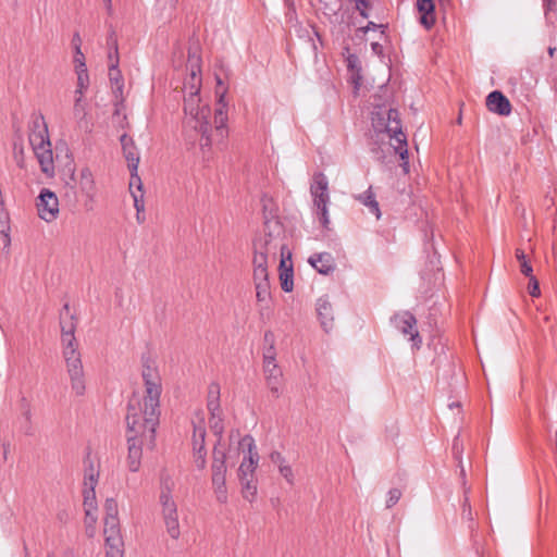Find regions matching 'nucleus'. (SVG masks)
Returning <instances> with one entry per match:
<instances>
[{"label":"nucleus","instance_id":"19","mask_svg":"<svg viewBox=\"0 0 557 557\" xmlns=\"http://www.w3.org/2000/svg\"><path fill=\"white\" fill-rule=\"evenodd\" d=\"M486 107L491 112L504 116L509 115L511 112L510 101L498 90H494L487 96Z\"/></svg>","mask_w":557,"mask_h":557},{"label":"nucleus","instance_id":"41","mask_svg":"<svg viewBox=\"0 0 557 557\" xmlns=\"http://www.w3.org/2000/svg\"><path fill=\"white\" fill-rule=\"evenodd\" d=\"M14 159L20 168H24V148L14 144Z\"/></svg>","mask_w":557,"mask_h":557},{"label":"nucleus","instance_id":"48","mask_svg":"<svg viewBox=\"0 0 557 557\" xmlns=\"http://www.w3.org/2000/svg\"><path fill=\"white\" fill-rule=\"evenodd\" d=\"M95 523L96 522H91V519H87V516L85 517L86 534L88 537L95 535Z\"/></svg>","mask_w":557,"mask_h":557},{"label":"nucleus","instance_id":"20","mask_svg":"<svg viewBox=\"0 0 557 557\" xmlns=\"http://www.w3.org/2000/svg\"><path fill=\"white\" fill-rule=\"evenodd\" d=\"M280 282L281 287L284 292L289 293L293 290V264L292 253L286 251V255L282 251V258L280 262Z\"/></svg>","mask_w":557,"mask_h":557},{"label":"nucleus","instance_id":"10","mask_svg":"<svg viewBox=\"0 0 557 557\" xmlns=\"http://www.w3.org/2000/svg\"><path fill=\"white\" fill-rule=\"evenodd\" d=\"M160 504L166 531L172 539L177 540L181 535L177 507L169 490L161 491Z\"/></svg>","mask_w":557,"mask_h":557},{"label":"nucleus","instance_id":"9","mask_svg":"<svg viewBox=\"0 0 557 557\" xmlns=\"http://www.w3.org/2000/svg\"><path fill=\"white\" fill-rule=\"evenodd\" d=\"M85 482H84V509L87 519H91V522L97 521V500L95 487L97 484L98 472L95 470L94 463L90 459L85 461Z\"/></svg>","mask_w":557,"mask_h":557},{"label":"nucleus","instance_id":"34","mask_svg":"<svg viewBox=\"0 0 557 557\" xmlns=\"http://www.w3.org/2000/svg\"><path fill=\"white\" fill-rule=\"evenodd\" d=\"M265 381H267V385L270 388V392L272 393V395L274 397H278L280 392H281V385H282V376L273 375L271 377H265Z\"/></svg>","mask_w":557,"mask_h":557},{"label":"nucleus","instance_id":"36","mask_svg":"<svg viewBox=\"0 0 557 557\" xmlns=\"http://www.w3.org/2000/svg\"><path fill=\"white\" fill-rule=\"evenodd\" d=\"M139 194L132 193L134 198V207L137 211L136 218L139 220V213H141L145 210L144 199H143V190L138 189Z\"/></svg>","mask_w":557,"mask_h":557},{"label":"nucleus","instance_id":"33","mask_svg":"<svg viewBox=\"0 0 557 557\" xmlns=\"http://www.w3.org/2000/svg\"><path fill=\"white\" fill-rule=\"evenodd\" d=\"M227 116L223 111V108H219L215 110L214 114V123H215V131L220 135L221 138H223L225 133V123H226Z\"/></svg>","mask_w":557,"mask_h":557},{"label":"nucleus","instance_id":"8","mask_svg":"<svg viewBox=\"0 0 557 557\" xmlns=\"http://www.w3.org/2000/svg\"><path fill=\"white\" fill-rule=\"evenodd\" d=\"M187 69L189 70V74L184 81L183 92L184 95L199 96L202 78L201 57L197 45L188 49Z\"/></svg>","mask_w":557,"mask_h":557},{"label":"nucleus","instance_id":"47","mask_svg":"<svg viewBox=\"0 0 557 557\" xmlns=\"http://www.w3.org/2000/svg\"><path fill=\"white\" fill-rule=\"evenodd\" d=\"M356 1V9L359 11L360 15L364 18L368 17V12H366L364 10H361V5L363 7H369L370 3L368 0H355Z\"/></svg>","mask_w":557,"mask_h":557},{"label":"nucleus","instance_id":"13","mask_svg":"<svg viewBox=\"0 0 557 557\" xmlns=\"http://www.w3.org/2000/svg\"><path fill=\"white\" fill-rule=\"evenodd\" d=\"M120 141L122 145L123 154L128 163V169L131 171L129 188H133V181L136 178L139 183L138 189L140 190V188H143V183L137 173L140 158L135 146V143L133 138L129 137L127 134H123L120 138Z\"/></svg>","mask_w":557,"mask_h":557},{"label":"nucleus","instance_id":"23","mask_svg":"<svg viewBox=\"0 0 557 557\" xmlns=\"http://www.w3.org/2000/svg\"><path fill=\"white\" fill-rule=\"evenodd\" d=\"M417 9L420 12V23L426 28L430 29L435 23V14H434V2L433 0H418Z\"/></svg>","mask_w":557,"mask_h":557},{"label":"nucleus","instance_id":"43","mask_svg":"<svg viewBox=\"0 0 557 557\" xmlns=\"http://www.w3.org/2000/svg\"><path fill=\"white\" fill-rule=\"evenodd\" d=\"M107 45L109 50H114L115 52L119 50L116 34L113 29L108 35Z\"/></svg>","mask_w":557,"mask_h":557},{"label":"nucleus","instance_id":"62","mask_svg":"<svg viewBox=\"0 0 557 557\" xmlns=\"http://www.w3.org/2000/svg\"><path fill=\"white\" fill-rule=\"evenodd\" d=\"M356 61V57L354 55H350L349 59H348V62H349V66H354V62Z\"/></svg>","mask_w":557,"mask_h":557},{"label":"nucleus","instance_id":"60","mask_svg":"<svg viewBox=\"0 0 557 557\" xmlns=\"http://www.w3.org/2000/svg\"><path fill=\"white\" fill-rule=\"evenodd\" d=\"M73 182H75V176L74 171L72 170L69 181L66 182V185H71Z\"/></svg>","mask_w":557,"mask_h":557},{"label":"nucleus","instance_id":"63","mask_svg":"<svg viewBox=\"0 0 557 557\" xmlns=\"http://www.w3.org/2000/svg\"><path fill=\"white\" fill-rule=\"evenodd\" d=\"M555 51H556V48H555V47H549V48H548V54H549L550 57H553V55H554Z\"/></svg>","mask_w":557,"mask_h":557},{"label":"nucleus","instance_id":"27","mask_svg":"<svg viewBox=\"0 0 557 557\" xmlns=\"http://www.w3.org/2000/svg\"><path fill=\"white\" fill-rule=\"evenodd\" d=\"M253 283H267L269 282L268 265L269 262L264 261L263 257H253Z\"/></svg>","mask_w":557,"mask_h":557},{"label":"nucleus","instance_id":"56","mask_svg":"<svg viewBox=\"0 0 557 557\" xmlns=\"http://www.w3.org/2000/svg\"><path fill=\"white\" fill-rule=\"evenodd\" d=\"M72 44H73L74 48H75V47H79V48H81L82 39H81V36H79V34H78V33H75V34L73 35Z\"/></svg>","mask_w":557,"mask_h":557},{"label":"nucleus","instance_id":"24","mask_svg":"<svg viewBox=\"0 0 557 557\" xmlns=\"http://www.w3.org/2000/svg\"><path fill=\"white\" fill-rule=\"evenodd\" d=\"M317 312L322 327L329 332L333 326V309L326 298H319L317 302Z\"/></svg>","mask_w":557,"mask_h":557},{"label":"nucleus","instance_id":"38","mask_svg":"<svg viewBox=\"0 0 557 557\" xmlns=\"http://www.w3.org/2000/svg\"><path fill=\"white\" fill-rule=\"evenodd\" d=\"M400 497H401L400 490H398V488L389 490V492L387 494V499H386V507L391 508L394 505H396L397 502L400 499Z\"/></svg>","mask_w":557,"mask_h":557},{"label":"nucleus","instance_id":"6","mask_svg":"<svg viewBox=\"0 0 557 557\" xmlns=\"http://www.w3.org/2000/svg\"><path fill=\"white\" fill-rule=\"evenodd\" d=\"M282 227L277 221H267L263 234L253 240V257H263L264 261L276 258L277 250L285 253V245L281 243Z\"/></svg>","mask_w":557,"mask_h":557},{"label":"nucleus","instance_id":"5","mask_svg":"<svg viewBox=\"0 0 557 557\" xmlns=\"http://www.w3.org/2000/svg\"><path fill=\"white\" fill-rule=\"evenodd\" d=\"M377 107V110L372 112V126L376 133H386L391 139L395 140L393 147L395 152L399 153L400 159L404 161L401 164L404 172H409L407 138L403 133L401 121L398 110L386 109Z\"/></svg>","mask_w":557,"mask_h":557},{"label":"nucleus","instance_id":"44","mask_svg":"<svg viewBox=\"0 0 557 557\" xmlns=\"http://www.w3.org/2000/svg\"><path fill=\"white\" fill-rule=\"evenodd\" d=\"M270 460H271L272 463L276 465L277 468L286 465L285 458L278 451H272L271 455H270Z\"/></svg>","mask_w":557,"mask_h":557},{"label":"nucleus","instance_id":"49","mask_svg":"<svg viewBox=\"0 0 557 557\" xmlns=\"http://www.w3.org/2000/svg\"><path fill=\"white\" fill-rule=\"evenodd\" d=\"M543 2L546 15L548 12L557 10V0H543Z\"/></svg>","mask_w":557,"mask_h":557},{"label":"nucleus","instance_id":"40","mask_svg":"<svg viewBox=\"0 0 557 557\" xmlns=\"http://www.w3.org/2000/svg\"><path fill=\"white\" fill-rule=\"evenodd\" d=\"M280 474L287 481L288 484H294V472L289 465H284L278 468Z\"/></svg>","mask_w":557,"mask_h":557},{"label":"nucleus","instance_id":"25","mask_svg":"<svg viewBox=\"0 0 557 557\" xmlns=\"http://www.w3.org/2000/svg\"><path fill=\"white\" fill-rule=\"evenodd\" d=\"M356 199L366 206L369 211L376 216V219L381 218V210L372 190V186H370L364 193L356 196Z\"/></svg>","mask_w":557,"mask_h":557},{"label":"nucleus","instance_id":"64","mask_svg":"<svg viewBox=\"0 0 557 557\" xmlns=\"http://www.w3.org/2000/svg\"><path fill=\"white\" fill-rule=\"evenodd\" d=\"M65 557H75L72 550L66 552Z\"/></svg>","mask_w":557,"mask_h":557},{"label":"nucleus","instance_id":"1","mask_svg":"<svg viewBox=\"0 0 557 557\" xmlns=\"http://www.w3.org/2000/svg\"><path fill=\"white\" fill-rule=\"evenodd\" d=\"M141 377L145 386V396H133L127 406V443L128 469L133 472L139 470L141 446L153 447L156 429L159 424L160 396L162 392L161 376L157 367L150 360L143 364Z\"/></svg>","mask_w":557,"mask_h":557},{"label":"nucleus","instance_id":"3","mask_svg":"<svg viewBox=\"0 0 557 557\" xmlns=\"http://www.w3.org/2000/svg\"><path fill=\"white\" fill-rule=\"evenodd\" d=\"M75 330L76 324L73 315L70 317L69 321H61L62 355L65 361L71 388L76 396H83L86 391V382L81 352L77 349L78 345L74 335Z\"/></svg>","mask_w":557,"mask_h":557},{"label":"nucleus","instance_id":"28","mask_svg":"<svg viewBox=\"0 0 557 557\" xmlns=\"http://www.w3.org/2000/svg\"><path fill=\"white\" fill-rule=\"evenodd\" d=\"M207 408H208L209 412L213 413V414L216 413V410L221 409V406H220V385L216 382H212L208 386Z\"/></svg>","mask_w":557,"mask_h":557},{"label":"nucleus","instance_id":"21","mask_svg":"<svg viewBox=\"0 0 557 557\" xmlns=\"http://www.w3.org/2000/svg\"><path fill=\"white\" fill-rule=\"evenodd\" d=\"M49 138L48 126L41 114L33 115L29 132V143H44V139Z\"/></svg>","mask_w":557,"mask_h":557},{"label":"nucleus","instance_id":"17","mask_svg":"<svg viewBox=\"0 0 557 557\" xmlns=\"http://www.w3.org/2000/svg\"><path fill=\"white\" fill-rule=\"evenodd\" d=\"M73 116L79 129L85 133H91L94 124L87 112V104L83 101V97H76L74 99Z\"/></svg>","mask_w":557,"mask_h":557},{"label":"nucleus","instance_id":"45","mask_svg":"<svg viewBox=\"0 0 557 557\" xmlns=\"http://www.w3.org/2000/svg\"><path fill=\"white\" fill-rule=\"evenodd\" d=\"M119 62H120V59H119V50H116V52L114 50H109L108 52V66L109 69L110 67H114V66H119Z\"/></svg>","mask_w":557,"mask_h":557},{"label":"nucleus","instance_id":"16","mask_svg":"<svg viewBox=\"0 0 557 557\" xmlns=\"http://www.w3.org/2000/svg\"><path fill=\"white\" fill-rule=\"evenodd\" d=\"M206 430L203 425H195L193 434V457L194 463L199 470L207 466Z\"/></svg>","mask_w":557,"mask_h":557},{"label":"nucleus","instance_id":"4","mask_svg":"<svg viewBox=\"0 0 557 557\" xmlns=\"http://www.w3.org/2000/svg\"><path fill=\"white\" fill-rule=\"evenodd\" d=\"M210 429L218 436L216 443L212 450L211 461V484L215 499L220 504H226L228 500V493L226 486V450L221 446L222 434L224 431L222 410H216V413H210Z\"/></svg>","mask_w":557,"mask_h":557},{"label":"nucleus","instance_id":"53","mask_svg":"<svg viewBox=\"0 0 557 557\" xmlns=\"http://www.w3.org/2000/svg\"><path fill=\"white\" fill-rule=\"evenodd\" d=\"M272 364H277L276 356L265 355V357L263 358V367L269 368V366H272Z\"/></svg>","mask_w":557,"mask_h":557},{"label":"nucleus","instance_id":"58","mask_svg":"<svg viewBox=\"0 0 557 557\" xmlns=\"http://www.w3.org/2000/svg\"><path fill=\"white\" fill-rule=\"evenodd\" d=\"M380 27H382V25H377L373 22H369L368 25L364 27V32H368L370 29L380 28Z\"/></svg>","mask_w":557,"mask_h":557},{"label":"nucleus","instance_id":"54","mask_svg":"<svg viewBox=\"0 0 557 557\" xmlns=\"http://www.w3.org/2000/svg\"><path fill=\"white\" fill-rule=\"evenodd\" d=\"M76 74L88 73L86 63L74 64Z\"/></svg>","mask_w":557,"mask_h":557},{"label":"nucleus","instance_id":"55","mask_svg":"<svg viewBox=\"0 0 557 557\" xmlns=\"http://www.w3.org/2000/svg\"><path fill=\"white\" fill-rule=\"evenodd\" d=\"M265 355L276 356L275 346H264L263 348V358Z\"/></svg>","mask_w":557,"mask_h":557},{"label":"nucleus","instance_id":"12","mask_svg":"<svg viewBox=\"0 0 557 557\" xmlns=\"http://www.w3.org/2000/svg\"><path fill=\"white\" fill-rule=\"evenodd\" d=\"M38 215L46 222H52L59 214V199L57 195L48 188H42L36 202Z\"/></svg>","mask_w":557,"mask_h":557},{"label":"nucleus","instance_id":"59","mask_svg":"<svg viewBox=\"0 0 557 557\" xmlns=\"http://www.w3.org/2000/svg\"><path fill=\"white\" fill-rule=\"evenodd\" d=\"M372 49H373V51L379 52V51H381L382 46L380 44H377V42H373L372 44Z\"/></svg>","mask_w":557,"mask_h":557},{"label":"nucleus","instance_id":"29","mask_svg":"<svg viewBox=\"0 0 557 557\" xmlns=\"http://www.w3.org/2000/svg\"><path fill=\"white\" fill-rule=\"evenodd\" d=\"M79 187L86 195H91L95 188L92 174L88 168H84L79 172Z\"/></svg>","mask_w":557,"mask_h":557},{"label":"nucleus","instance_id":"7","mask_svg":"<svg viewBox=\"0 0 557 557\" xmlns=\"http://www.w3.org/2000/svg\"><path fill=\"white\" fill-rule=\"evenodd\" d=\"M310 193L313 198V205L319 216V221L324 228H329L330 218L327 205L330 202L329 195V181L322 173H315L313 175V182L310 186Z\"/></svg>","mask_w":557,"mask_h":557},{"label":"nucleus","instance_id":"46","mask_svg":"<svg viewBox=\"0 0 557 557\" xmlns=\"http://www.w3.org/2000/svg\"><path fill=\"white\" fill-rule=\"evenodd\" d=\"M462 517L468 520L473 519L471 506L469 504V498L467 496L465 497L463 505H462Z\"/></svg>","mask_w":557,"mask_h":557},{"label":"nucleus","instance_id":"18","mask_svg":"<svg viewBox=\"0 0 557 557\" xmlns=\"http://www.w3.org/2000/svg\"><path fill=\"white\" fill-rule=\"evenodd\" d=\"M104 537L108 548H122V539L120 536L119 519L117 517L104 518Z\"/></svg>","mask_w":557,"mask_h":557},{"label":"nucleus","instance_id":"14","mask_svg":"<svg viewBox=\"0 0 557 557\" xmlns=\"http://www.w3.org/2000/svg\"><path fill=\"white\" fill-rule=\"evenodd\" d=\"M392 322L404 335L409 336V339L413 343L414 347H420L422 339L417 329V319L412 313L409 311L396 313L392 318Z\"/></svg>","mask_w":557,"mask_h":557},{"label":"nucleus","instance_id":"61","mask_svg":"<svg viewBox=\"0 0 557 557\" xmlns=\"http://www.w3.org/2000/svg\"><path fill=\"white\" fill-rule=\"evenodd\" d=\"M103 1H104V3H106V7H107V9H108L109 13H111V11H112L111 1H112V0H103Z\"/></svg>","mask_w":557,"mask_h":557},{"label":"nucleus","instance_id":"30","mask_svg":"<svg viewBox=\"0 0 557 557\" xmlns=\"http://www.w3.org/2000/svg\"><path fill=\"white\" fill-rule=\"evenodd\" d=\"M242 485V495L248 502H253L257 496V480L256 478L248 480H239Z\"/></svg>","mask_w":557,"mask_h":557},{"label":"nucleus","instance_id":"11","mask_svg":"<svg viewBox=\"0 0 557 557\" xmlns=\"http://www.w3.org/2000/svg\"><path fill=\"white\" fill-rule=\"evenodd\" d=\"M242 448L247 447V455L239 465L237 475L238 480H248L255 478V471L259 462V454L256 449L255 440L250 435H245L240 442Z\"/></svg>","mask_w":557,"mask_h":557},{"label":"nucleus","instance_id":"2","mask_svg":"<svg viewBox=\"0 0 557 557\" xmlns=\"http://www.w3.org/2000/svg\"><path fill=\"white\" fill-rule=\"evenodd\" d=\"M184 134L186 139L194 145L199 141L200 146L210 147L209 116L211 110L207 104H201L200 96L184 95Z\"/></svg>","mask_w":557,"mask_h":557},{"label":"nucleus","instance_id":"35","mask_svg":"<svg viewBox=\"0 0 557 557\" xmlns=\"http://www.w3.org/2000/svg\"><path fill=\"white\" fill-rule=\"evenodd\" d=\"M89 84V76L88 73H83L77 75V88L75 90V94H79V97H83L84 90L87 89Z\"/></svg>","mask_w":557,"mask_h":557},{"label":"nucleus","instance_id":"42","mask_svg":"<svg viewBox=\"0 0 557 557\" xmlns=\"http://www.w3.org/2000/svg\"><path fill=\"white\" fill-rule=\"evenodd\" d=\"M263 373L265 377H271L273 375L283 376L282 370L277 364L269 366V368L263 367Z\"/></svg>","mask_w":557,"mask_h":557},{"label":"nucleus","instance_id":"31","mask_svg":"<svg viewBox=\"0 0 557 557\" xmlns=\"http://www.w3.org/2000/svg\"><path fill=\"white\" fill-rule=\"evenodd\" d=\"M516 259L519 262L521 273L525 276H531L533 269L522 249H516Z\"/></svg>","mask_w":557,"mask_h":557},{"label":"nucleus","instance_id":"15","mask_svg":"<svg viewBox=\"0 0 557 557\" xmlns=\"http://www.w3.org/2000/svg\"><path fill=\"white\" fill-rule=\"evenodd\" d=\"M34 153L39 162L40 169L44 174L51 177L54 174L53 152L51 149L50 139H44V143H29Z\"/></svg>","mask_w":557,"mask_h":557},{"label":"nucleus","instance_id":"52","mask_svg":"<svg viewBox=\"0 0 557 557\" xmlns=\"http://www.w3.org/2000/svg\"><path fill=\"white\" fill-rule=\"evenodd\" d=\"M106 557H123L122 548H108Z\"/></svg>","mask_w":557,"mask_h":557},{"label":"nucleus","instance_id":"37","mask_svg":"<svg viewBox=\"0 0 557 557\" xmlns=\"http://www.w3.org/2000/svg\"><path fill=\"white\" fill-rule=\"evenodd\" d=\"M106 517H117V503L113 498H108L104 503Z\"/></svg>","mask_w":557,"mask_h":557},{"label":"nucleus","instance_id":"32","mask_svg":"<svg viewBox=\"0 0 557 557\" xmlns=\"http://www.w3.org/2000/svg\"><path fill=\"white\" fill-rule=\"evenodd\" d=\"M256 287V297L259 302H267L271 298L270 292V282L267 283H257Z\"/></svg>","mask_w":557,"mask_h":557},{"label":"nucleus","instance_id":"39","mask_svg":"<svg viewBox=\"0 0 557 557\" xmlns=\"http://www.w3.org/2000/svg\"><path fill=\"white\" fill-rule=\"evenodd\" d=\"M529 277V285H528V289H529V293L532 297H537L540 296L541 294V290H540V285H539V281L536 280V277L533 275V273H531V276H528Z\"/></svg>","mask_w":557,"mask_h":557},{"label":"nucleus","instance_id":"26","mask_svg":"<svg viewBox=\"0 0 557 557\" xmlns=\"http://www.w3.org/2000/svg\"><path fill=\"white\" fill-rule=\"evenodd\" d=\"M109 79L111 83V88L114 97L116 99L123 100V88H124V81L122 73L119 69V66L110 67L109 69Z\"/></svg>","mask_w":557,"mask_h":557},{"label":"nucleus","instance_id":"51","mask_svg":"<svg viewBox=\"0 0 557 557\" xmlns=\"http://www.w3.org/2000/svg\"><path fill=\"white\" fill-rule=\"evenodd\" d=\"M264 346H274L275 337L271 331H267L263 336Z\"/></svg>","mask_w":557,"mask_h":557},{"label":"nucleus","instance_id":"57","mask_svg":"<svg viewBox=\"0 0 557 557\" xmlns=\"http://www.w3.org/2000/svg\"><path fill=\"white\" fill-rule=\"evenodd\" d=\"M2 449H3V458L8 459V455L10 453V444L9 443H4L2 445Z\"/></svg>","mask_w":557,"mask_h":557},{"label":"nucleus","instance_id":"50","mask_svg":"<svg viewBox=\"0 0 557 557\" xmlns=\"http://www.w3.org/2000/svg\"><path fill=\"white\" fill-rule=\"evenodd\" d=\"M85 63V55L79 47H75L74 51V64Z\"/></svg>","mask_w":557,"mask_h":557},{"label":"nucleus","instance_id":"22","mask_svg":"<svg viewBox=\"0 0 557 557\" xmlns=\"http://www.w3.org/2000/svg\"><path fill=\"white\" fill-rule=\"evenodd\" d=\"M308 261L321 274H329L335 269L334 259L329 252L314 253Z\"/></svg>","mask_w":557,"mask_h":557}]
</instances>
